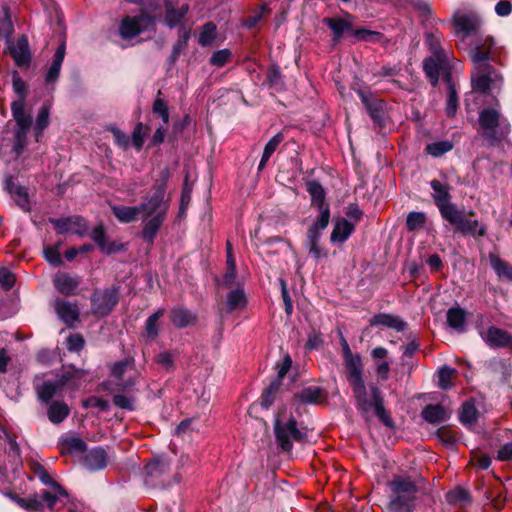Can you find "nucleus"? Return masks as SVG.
<instances>
[{
    "mask_svg": "<svg viewBox=\"0 0 512 512\" xmlns=\"http://www.w3.org/2000/svg\"><path fill=\"white\" fill-rule=\"evenodd\" d=\"M170 171L164 168L155 180L151 194L147 195L138 206L112 205L113 215L121 223H131L142 216L143 228L141 237L147 243L152 244L167 218L170 208V199L166 197L167 183Z\"/></svg>",
    "mask_w": 512,
    "mask_h": 512,
    "instance_id": "obj_1",
    "label": "nucleus"
},
{
    "mask_svg": "<svg viewBox=\"0 0 512 512\" xmlns=\"http://www.w3.org/2000/svg\"><path fill=\"white\" fill-rule=\"evenodd\" d=\"M430 187L433 190L432 198L434 203L445 221L453 225L456 230L463 234L478 236H484L486 234V228L484 226H480L477 220L467 218L465 212L458 209L457 206L451 202V188L448 184L434 179L430 182Z\"/></svg>",
    "mask_w": 512,
    "mask_h": 512,
    "instance_id": "obj_2",
    "label": "nucleus"
},
{
    "mask_svg": "<svg viewBox=\"0 0 512 512\" xmlns=\"http://www.w3.org/2000/svg\"><path fill=\"white\" fill-rule=\"evenodd\" d=\"M394 494L388 505L390 512H412L417 504L418 488L409 477L396 476L389 483Z\"/></svg>",
    "mask_w": 512,
    "mask_h": 512,
    "instance_id": "obj_3",
    "label": "nucleus"
},
{
    "mask_svg": "<svg viewBox=\"0 0 512 512\" xmlns=\"http://www.w3.org/2000/svg\"><path fill=\"white\" fill-rule=\"evenodd\" d=\"M482 135L489 141L503 140L511 130L510 123L497 107L484 108L479 113Z\"/></svg>",
    "mask_w": 512,
    "mask_h": 512,
    "instance_id": "obj_4",
    "label": "nucleus"
},
{
    "mask_svg": "<svg viewBox=\"0 0 512 512\" xmlns=\"http://www.w3.org/2000/svg\"><path fill=\"white\" fill-rule=\"evenodd\" d=\"M274 433L278 446L284 452H290L293 442H303L306 432L297 427V422L292 415H286L285 411L279 412L274 421Z\"/></svg>",
    "mask_w": 512,
    "mask_h": 512,
    "instance_id": "obj_5",
    "label": "nucleus"
},
{
    "mask_svg": "<svg viewBox=\"0 0 512 512\" xmlns=\"http://www.w3.org/2000/svg\"><path fill=\"white\" fill-rule=\"evenodd\" d=\"M33 472L44 485L51 486L53 489V492L46 490L41 492V497L46 502L47 508L53 512L59 511V504H64V499L68 497L66 490L52 479L41 464H34Z\"/></svg>",
    "mask_w": 512,
    "mask_h": 512,
    "instance_id": "obj_6",
    "label": "nucleus"
},
{
    "mask_svg": "<svg viewBox=\"0 0 512 512\" xmlns=\"http://www.w3.org/2000/svg\"><path fill=\"white\" fill-rule=\"evenodd\" d=\"M92 314L105 317L112 312L119 301V288L112 285L105 289H96L90 297Z\"/></svg>",
    "mask_w": 512,
    "mask_h": 512,
    "instance_id": "obj_7",
    "label": "nucleus"
},
{
    "mask_svg": "<svg viewBox=\"0 0 512 512\" xmlns=\"http://www.w3.org/2000/svg\"><path fill=\"white\" fill-rule=\"evenodd\" d=\"M154 22V16L144 10L136 16H125L119 25V35L125 40H130L148 30Z\"/></svg>",
    "mask_w": 512,
    "mask_h": 512,
    "instance_id": "obj_8",
    "label": "nucleus"
},
{
    "mask_svg": "<svg viewBox=\"0 0 512 512\" xmlns=\"http://www.w3.org/2000/svg\"><path fill=\"white\" fill-rule=\"evenodd\" d=\"M452 21L455 27V34L461 40L477 33L481 26L479 16L469 9L457 10L453 15Z\"/></svg>",
    "mask_w": 512,
    "mask_h": 512,
    "instance_id": "obj_9",
    "label": "nucleus"
},
{
    "mask_svg": "<svg viewBox=\"0 0 512 512\" xmlns=\"http://www.w3.org/2000/svg\"><path fill=\"white\" fill-rule=\"evenodd\" d=\"M307 192L311 196V205L318 209L319 215L315 222H319V226L328 225L330 221V208L325 202V191L322 185L317 181H309L307 183Z\"/></svg>",
    "mask_w": 512,
    "mask_h": 512,
    "instance_id": "obj_10",
    "label": "nucleus"
},
{
    "mask_svg": "<svg viewBox=\"0 0 512 512\" xmlns=\"http://www.w3.org/2000/svg\"><path fill=\"white\" fill-rule=\"evenodd\" d=\"M49 221L53 224L54 228L59 234L72 232L74 234L83 236L88 231V224L86 220L81 216H72L60 219L50 218Z\"/></svg>",
    "mask_w": 512,
    "mask_h": 512,
    "instance_id": "obj_11",
    "label": "nucleus"
},
{
    "mask_svg": "<svg viewBox=\"0 0 512 512\" xmlns=\"http://www.w3.org/2000/svg\"><path fill=\"white\" fill-rule=\"evenodd\" d=\"M343 367L346 379L350 385L359 383L363 380V362L358 353L343 356Z\"/></svg>",
    "mask_w": 512,
    "mask_h": 512,
    "instance_id": "obj_12",
    "label": "nucleus"
},
{
    "mask_svg": "<svg viewBox=\"0 0 512 512\" xmlns=\"http://www.w3.org/2000/svg\"><path fill=\"white\" fill-rule=\"evenodd\" d=\"M80 283L81 278L79 276L65 272H58L53 278L55 288L65 296L75 295Z\"/></svg>",
    "mask_w": 512,
    "mask_h": 512,
    "instance_id": "obj_13",
    "label": "nucleus"
},
{
    "mask_svg": "<svg viewBox=\"0 0 512 512\" xmlns=\"http://www.w3.org/2000/svg\"><path fill=\"white\" fill-rule=\"evenodd\" d=\"M248 299L242 286L237 285L226 295V314L241 313L247 307Z\"/></svg>",
    "mask_w": 512,
    "mask_h": 512,
    "instance_id": "obj_14",
    "label": "nucleus"
},
{
    "mask_svg": "<svg viewBox=\"0 0 512 512\" xmlns=\"http://www.w3.org/2000/svg\"><path fill=\"white\" fill-rule=\"evenodd\" d=\"M54 309L58 317L68 326H72L79 319V308L76 303L56 299Z\"/></svg>",
    "mask_w": 512,
    "mask_h": 512,
    "instance_id": "obj_15",
    "label": "nucleus"
},
{
    "mask_svg": "<svg viewBox=\"0 0 512 512\" xmlns=\"http://www.w3.org/2000/svg\"><path fill=\"white\" fill-rule=\"evenodd\" d=\"M108 454L102 447L93 448L89 451L84 459L83 466L89 471H98L104 469L108 464Z\"/></svg>",
    "mask_w": 512,
    "mask_h": 512,
    "instance_id": "obj_16",
    "label": "nucleus"
},
{
    "mask_svg": "<svg viewBox=\"0 0 512 512\" xmlns=\"http://www.w3.org/2000/svg\"><path fill=\"white\" fill-rule=\"evenodd\" d=\"M11 111L16 122L15 130L29 132L32 126V118L25 112V101L19 99L11 104Z\"/></svg>",
    "mask_w": 512,
    "mask_h": 512,
    "instance_id": "obj_17",
    "label": "nucleus"
},
{
    "mask_svg": "<svg viewBox=\"0 0 512 512\" xmlns=\"http://www.w3.org/2000/svg\"><path fill=\"white\" fill-rule=\"evenodd\" d=\"M11 56L19 67L28 66L31 60L29 45L26 36H21L15 44L9 47Z\"/></svg>",
    "mask_w": 512,
    "mask_h": 512,
    "instance_id": "obj_18",
    "label": "nucleus"
},
{
    "mask_svg": "<svg viewBox=\"0 0 512 512\" xmlns=\"http://www.w3.org/2000/svg\"><path fill=\"white\" fill-rule=\"evenodd\" d=\"M169 470L170 463L167 459L163 457H154L145 465L144 473L147 479L154 482L167 474Z\"/></svg>",
    "mask_w": 512,
    "mask_h": 512,
    "instance_id": "obj_19",
    "label": "nucleus"
},
{
    "mask_svg": "<svg viewBox=\"0 0 512 512\" xmlns=\"http://www.w3.org/2000/svg\"><path fill=\"white\" fill-rule=\"evenodd\" d=\"M170 319L177 328L194 326L198 321L197 315L184 307L173 308L170 312Z\"/></svg>",
    "mask_w": 512,
    "mask_h": 512,
    "instance_id": "obj_20",
    "label": "nucleus"
},
{
    "mask_svg": "<svg viewBox=\"0 0 512 512\" xmlns=\"http://www.w3.org/2000/svg\"><path fill=\"white\" fill-rule=\"evenodd\" d=\"M355 225L345 218H338L331 233L330 240L332 243H344L354 232Z\"/></svg>",
    "mask_w": 512,
    "mask_h": 512,
    "instance_id": "obj_21",
    "label": "nucleus"
},
{
    "mask_svg": "<svg viewBox=\"0 0 512 512\" xmlns=\"http://www.w3.org/2000/svg\"><path fill=\"white\" fill-rule=\"evenodd\" d=\"M66 46L65 42H62L57 48L53 61L45 75V81L47 84H54L60 74L61 66L65 57Z\"/></svg>",
    "mask_w": 512,
    "mask_h": 512,
    "instance_id": "obj_22",
    "label": "nucleus"
},
{
    "mask_svg": "<svg viewBox=\"0 0 512 512\" xmlns=\"http://www.w3.org/2000/svg\"><path fill=\"white\" fill-rule=\"evenodd\" d=\"M62 389L61 384L57 381H43V383L35 386L37 398L43 404H49L50 401Z\"/></svg>",
    "mask_w": 512,
    "mask_h": 512,
    "instance_id": "obj_23",
    "label": "nucleus"
},
{
    "mask_svg": "<svg viewBox=\"0 0 512 512\" xmlns=\"http://www.w3.org/2000/svg\"><path fill=\"white\" fill-rule=\"evenodd\" d=\"M328 225L319 226V222H314L313 225L307 231V247L309 249V253L316 259H319L322 254L319 247V239L321 236V232Z\"/></svg>",
    "mask_w": 512,
    "mask_h": 512,
    "instance_id": "obj_24",
    "label": "nucleus"
},
{
    "mask_svg": "<svg viewBox=\"0 0 512 512\" xmlns=\"http://www.w3.org/2000/svg\"><path fill=\"white\" fill-rule=\"evenodd\" d=\"M86 376V372L73 366L66 368L60 375L58 382L61 387L68 386L72 389L80 387L81 380Z\"/></svg>",
    "mask_w": 512,
    "mask_h": 512,
    "instance_id": "obj_25",
    "label": "nucleus"
},
{
    "mask_svg": "<svg viewBox=\"0 0 512 512\" xmlns=\"http://www.w3.org/2000/svg\"><path fill=\"white\" fill-rule=\"evenodd\" d=\"M370 326H386L395 329L396 331H403L406 328V323L398 316L386 313H379L369 320Z\"/></svg>",
    "mask_w": 512,
    "mask_h": 512,
    "instance_id": "obj_26",
    "label": "nucleus"
},
{
    "mask_svg": "<svg viewBox=\"0 0 512 512\" xmlns=\"http://www.w3.org/2000/svg\"><path fill=\"white\" fill-rule=\"evenodd\" d=\"M9 497L12 501H14L19 507L23 508L28 512H38L42 511L45 507H47L46 502L40 495H34L28 498H21L16 494H9Z\"/></svg>",
    "mask_w": 512,
    "mask_h": 512,
    "instance_id": "obj_27",
    "label": "nucleus"
},
{
    "mask_svg": "<svg viewBox=\"0 0 512 512\" xmlns=\"http://www.w3.org/2000/svg\"><path fill=\"white\" fill-rule=\"evenodd\" d=\"M133 360L132 359H125L122 361H119L115 363L112 367V375L117 379V389L118 391H128L133 385L134 381L128 380L126 382H123V375L126 372L127 368L132 366Z\"/></svg>",
    "mask_w": 512,
    "mask_h": 512,
    "instance_id": "obj_28",
    "label": "nucleus"
},
{
    "mask_svg": "<svg viewBox=\"0 0 512 512\" xmlns=\"http://www.w3.org/2000/svg\"><path fill=\"white\" fill-rule=\"evenodd\" d=\"M70 414L69 406L60 400L52 401L47 409V417L53 424L62 423Z\"/></svg>",
    "mask_w": 512,
    "mask_h": 512,
    "instance_id": "obj_29",
    "label": "nucleus"
},
{
    "mask_svg": "<svg viewBox=\"0 0 512 512\" xmlns=\"http://www.w3.org/2000/svg\"><path fill=\"white\" fill-rule=\"evenodd\" d=\"M484 339L492 347H506L512 344L511 335L497 327H490Z\"/></svg>",
    "mask_w": 512,
    "mask_h": 512,
    "instance_id": "obj_30",
    "label": "nucleus"
},
{
    "mask_svg": "<svg viewBox=\"0 0 512 512\" xmlns=\"http://www.w3.org/2000/svg\"><path fill=\"white\" fill-rule=\"evenodd\" d=\"M357 402V408L367 413L372 409L373 397H368L364 381L351 385Z\"/></svg>",
    "mask_w": 512,
    "mask_h": 512,
    "instance_id": "obj_31",
    "label": "nucleus"
},
{
    "mask_svg": "<svg viewBox=\"0 0 512 512\" xmlns=\"http://www.w3.org/2000/svg\"><path fill=\"white\" fill-rule=\"evenodd\" d=\"M90 237L99 246L101 251L106 254H111L118 250L114 243L108 242L103 224H99L96 227H94L90 234Z\"/></svg>",
    "mask_w": 512,
    "mask_h": 512,
    "instance_id": "obj_32",
    "label": "nucleus"
},
{
    "mask_svg": "<svg viewBox=\"0 0 512 512\" xmlns=\"http://www.w3.org/2000/svg\"><path fill=\"white\" fill-rule=\"evenodd\" d=\"M422 417L431 424H438L449 418V412L441 405H427L422 411Z\"/></svg>",
    "mask_w": 512,
    "mask_h": 512,
    "instance_id": "obj_33",
    "label": "nucleus"
},
{
    "mask_svg": "<svg viewBox=\"0 0 512 512\" xmlns=\"http://www.w3.org/2000/svg\"><path fill=\"white\" fill-rule=\"evenodd\" d=\"M372 397H373V406L372 408L375 411V414L378 416L381 422H383L386 426H392V420L386 412L383 399L381 397L380 391L376 386L371 387Z\"/></svg>",
    "mask_w": 512,
    "mask_h": 512,
    "instance_id": "obj_34",
    "label": "nucleus"
},
{
    "mask_svg": "<svg viewBox=\"0 0 512 512\" xmlns=\"http://www.w3.org/2000/svg\"><path fill=\"white\" fill-rule=\"evenodd\" d=\"M465 319L466 312L460 307L450 308L447 311L448 325L459 332H463L465 329Z\"/></svg>",
    "mask_w": 512,
    "mask_h": 512,
    "instance_id": "obj_35",
    "label": "nucleus"
},
{
    "mask_svg": "<svg viewBox=\"0 0 512 512\" xmlns=\"http://www.w3.org/2000/svg\"><path fill=\"white\" fill-rule=\"evenodd\" d=\"M446 500L452 505L466 507L471 503L472 498L468 490L462 487H456L447 493Z\"/></svg>",
    "mask_w": 512,
    "mask_h": 512,
    "instance_id": "obj_36",
    "label": "nucleus"
},
{
    "mask_svg": "<svg viewBox=\"0 0 512 512\" xmlns=\"http://www.w3.org/2000/svg\"><path fill=\"white\" fill-rule=\"evenodd\" d=\"M189 10L187 4H183L179 9H175L172 5H166V16L165 22L170 27L173 28L180 24L182 19L185 17Z\"/></svg>",
    "mask_w": 512,
    "mask_h": 512,
    "instance_id": "obj_37",
    "label": "nucleus"
},
{
    "mask_svg": "<svg viewBox=\"0 0 512 512\" xmlns=\"http://www.w3.org/2000/svg\"><path fill=\"white\" fill-rule=\"evenodd\" d=\"M489 261L491 267L500 278L512 280V266L502 260L498 255L490 253Z\"/></svg>",
    "mask_w": 512,
    "mask_h": 512,
    "instance_id": "obj_38",
    "label": "nucleus"
},
{
    "mask_svg": "<svg viewBox=\"0 0 512 512\" xmlns=\"http://www.w3.org/2000/svg\"><path fill=\"white\" fill-rule=\"evenodd\" d=\"M284 136L282 133H277L275 136H273L269 142L265 145L264 151L262 154V158L260 160V163L258 165V170L261 171L265 168L266 164L268 163L270 157L273 155V153L276 151L278 146L283 141Z\"/></svg>",
    "mask_w": 512,
    "mask_h": 512,
    "instance_id": "obj_39",
    "label": "nucleus"
},
{
    "mask_svg": "<svg viewBox=\"0 0 512 512\" xmlns=\"http://www.w3.org/2000/svg\"><path fill=\"white\" fill-rule=\"evenodd\" d=\"M324 23L332 30L335 41L339 40L344 32L352 29V24L342 18H326Z\"/></svg>",
    "mask_w": 512,
    "mask_h": 512,
    "instance_id": "obj_40",
    "label": "nucleus"
},
{
    "mask_svg": "<svg viewBox=\"0 0 512 512\" xmlns=\"http://www.w3.org/2000/svg\"><path fill=\"white\" fill-rule=\"evenodd\" d=\"M164 314H165V310L159 309L158 311H156L155 313L150 315L148 317V319L146 320L145 333H146V336L148 338H150L151 340H154L158 337V334H159L158 322H159V319L161 317H163Z\"/></svg>",
    "mask_w": 512,
    "mask_h": 512,
    "instance_id": "obj_41",
    "label": "nucleus"
},
{
    "mask_svg": "<svg viewBox=\"0 0 512 512\" xmlns=\"http://www.w3.org/2000/svg\"><path fill=\"white\" fill-rule=\"evenodd\" d=\"M87 448L86 443L79 437H68L61 442V453L72 454L74 452H83Z\"/></svg>",
    "mask_w": 512,
    "mask_h": 512,
    "instance_id": "obj_42",
    "label": "nucleus"
},
{
    "mask_svg": "<svg viewBox=\"0 0 512 512\" xmlns=\"http://www.w3.org/2000/svg\"><path fill=\"white\" fill-rule=\"evenodd\" d=\"M443 60L444 56H439V58H429L424 61V70L433 85L438 82L439 70Z\"/></svg>",
    "mask_w": 512,
    "mask_h": 512,
    "instance_id": "obj_43",
    "label": "nucleus"
},
{
    "mask_svg": "<svg viewBox=\"0 0 512 512\" xmlns=\"http://www.w3.org/2000/svg\"><path fill=\"white\" fill-rule=\"evenodd\" d=\"M453 149L451 141H437L430 143L426 146L425 151L433 157H441L442 155L450 152Z\"/></svg>",
    "mask_w": 512,
    "mask_h": 512,
    "instance_id": "obj_44",
    "label": "nucleus"
},
{
    "mask_svg": "<svg viewBox=\"0 0 512 512\" xmlns=\"http://www.w3.org/2000/svg\"><path fill=\"white\" fill-rule=\"evenodd\" d=\"M216 25L212 22H208L202 26L198 37V43L201 46H209L213 43L216 38Z\"/></svg>",
    "mask_w": 512,
    "mask_h": 512,
    "instance_id": "obj_45",
    "label": "nucleus"
},
{
    "mask_svg": "<svg viewBox=\"0 0 512 512\" xmlns=\"http://www.w3.org/2000/svg\"><path fill=\"white\" fill-rule=\"evenodd\" d=\"M297 398L303 403L316 404L321 401L322 392H321L320 388L308 387V388L303 389L297 395Z\"/></svg>",
    "mask_w": 512,
    "mask_h": 512,
    "instance_id": "obj_46",
    "label": "nucleus"
},
{
    "mask_svg": "<svg viewBox=\"0 0 512 512\" xmlns=\"http://www.w3.org/2000/svg\"><path fill=\"white\" fill-rule=\"evenodd\" d=\"M48 124H49V108L47 106H43L39 110V113H38V116L36 119V124L34 127L36 141H39L44 129L48 126Z\"/></svg>",
    "mask_w": 512,
    "mask_h": 512,
    "instance_id": "obj_47",
    "label": "nucleus"
},
{
    "mask_svg": "<svg viewBox=\"0 0 512 512\" xmlns=\"http://www.w3.org/2000/svg\"><path fill=\"white\" fill-rule=\"evenodd\" d=\"M426 222V215L423 212H410L406 218V226L409 231L421 229Z\"/></svg>",
    "mask_w": 512,
    "mask_h": 512,
    "instance_id": "obj_48",
    "label": "nucleus"
},
{
    "mask_svg": "<svg viewBox=\"0 0 512 512\" xmlns=\"http://www.w3.org/2000/svg\"><path fill=\"white\" fill-rule=\"evenodd\" d=\"M27 134L28 132L14 131L12 152L16 158H19L27 147Z\"/></svg>",
    "mask_w": 512,
    "mask_h": 512,
    "instance_id": "obj_49",
    "label": "nucleus"
},
{
    "mask_svg": "<svg viewBox=\"0 0 512 512\" xmlns=\"http://www.w3.org/2000/svg\"><path fill=\"white\" fill-rule=\"evenodd\" d=\"M148 128L141 122L137 123L132 133V145L137 151H140L144 144V139L147 134Z\"/></svg>",
    "mask_w": 512,
    "mask_h": 512,
    "instance_id": "obj_50",
    "label": "nucleus"
},
{
    "mask_svg": "<svg viewBox=\"0 0 512 512\" xmlns=\"http://www.w3.org/2000/svg\"><path fill=\"white\" fill-rule=\"evenodd\" d=\"M458 108V96L454 85L450 84L447 91V105L446 114L449 117H453L456 114Z\"/></svg>",
    "mask_w": 512,
    "mask_h": 512,
    "instance_id": "obj_51",
    "label": "nucleus"
},
{
    "mask_svg": "<svg viewBox=\"0 0 512 512\" xmlns=\"http://www.w3.org/2000/svg\"><path fill=\"white\" fill-rule=\"evenodd\" d=\"M113 403L121 409L130 411L135 409V397L129 394H115L113 397Z\"/></svg>",
    "mask_w": 512,
    "mask_h": 512,
    "instance_id": "obj_52",
    "label": "nucleus"
},
{
    "mask_svg": "<svg viewBox=\"0 0 512 512\" xmlns=\"http://www.w3.org/2000/svg\"><path fill=\"white\" fill-rule=\"evenodd\" d=\"M460 420L464 424H473L477 420V410L471 403H465L462 406Z\"/></svg>",
    "mask_w": 512,
    "mask_h": 512,
    "instance_id": "obj_53",
    "label": "nucleus"
},
{
    "mask_svg": "<svg viewBox=\"0 0 512 512\" xmlns=\"http://www.w3.org/2000/svg\"><path fill=\"white\" fill-rule=\"evenodd\" d=\"M454 373V369L444 366L438 371V385L440 388L446 390L452 386L451 379Z\"/></svg>",
    "mask_w": 512,
    "mask_h": 512,
    "instance_id": "obj_54",
    "label": "nucleus"
},
{
    "mask_svg": "<svg viewBox=\"0 0 512 512\" xmlns=\"http://www.w3.org/2000/svg\"><path fill=\"white\" fill-rule=\"evenodd\" d=\"M235 275V262L231 256V245L226 242V288H228L229 281L235 278Z\"/></svg>",
    "mask_w": 512,
    "mask_h": 512,
    "instance_id": "obj_55",
    "label": "nucleus"
},
{
    "mask_svg": "<svg viewBox=\"0 0 512 512\" xmlns=\"http://www.w3.org/2000/svg\"><path fill=\"white\" fill-rule=\"evenodd\" d=\"M11 196L15 199L17 205L21 209H23L24 211L30 210L28 193L24 187L21 186L19 188H16L15 193L12 194Z\"/></svg>",
    "mask_w": 512,
    "mask_h": 512,
    "instance_id": "obj_56",
    "label": "nucleus"
},
{
    "mask_svg": "<svg viewBox=\"0 0 512 512\" xmlns=\"http://www.w3.org/2000/svg\"><path fill=\"white\" fill-rule=\"evenodd\" d=\"M489 79V75H486L484 69H482V73L473 78V88L480 92L492 90V87L489 84Z\"/></svg>",
    "mask_w": 512,
    "mask_h": 512,
    "instance_id": "obj_57",
    "label": "nucleus"
},
{
    "mask_svg": "<svg viewBox=\"0 0 512 512\" xmlns=\"http://www.w3.org/2000/svg\"><path fill=\"white\" fill-rule=\"evenodd\" d=\"M15 275L7 268H0V285L5 290H10L15 284Z\"/></svg>",
    "mask_w": 512,
    "mask_h": 512,
    "instance_id": "obj_58",
    "label": "nucleus"
},
{
    "mask_svg": "<svg viewBox=\"0 0 512 512\" xmlns=\"http://www.w3.org/2000/svg\"><path fill=\"white\" fill-rule=\"evenodd\" d=\"M44 256L45 259L54 266H59L62 264V259L57 245L46 247L44 249Z\"/></svg>",
    "mask_w": 512,
    "mask_h": 512,
    "instance_id": "obj_59",
    "label": "nucleus"
},
{
    "mask_svg": "<svg viewBox=\"0 0 512 512\" xmlns=\"http://www.w3.org/2000/svg\"><path fill=\"white\" fill-rule=\"evenodd\" d=\"M279 388L278 382H272L270 386L265 390L261 397V405L264 408H268L274 401V395Z\"/></svg>",
    "mask_w": 512,
    "mask_h": 512,
    "instance_id": "obj_60",
    "label": "nucleus"
},
{
    "mask_svg": "<svg viewBox=\"0 0 512 512\" xmlns=\"http://www.w3.org/2000/svg\"><path fill=\"white\" fill-rule=\"evenodd\" d=\"M109 131L112 133L115 143L122 147L123 149H127L130 145L129 137L121 131L119 128L113 126L109 128Z\"/></svg>",
    "mask_w": 512,
    "mask_h": 512,
    "instance_id": "obj_61",
    "label": "nucleus"
},
{
    "mask_svg": "<svg viewBox=\"0 0 512 512\" xmlns=\"http://www.w3.org/2000/svg\"><path fill=\"white\" fill-rule=\"evenodd\" d=\"M153 112L158 114L165 124L169 121V110L166 102L163 99L157 98L153 104Z\"/></svg>",
    "mask_w": 512,
    "mask_h": 512,
    "instance_id": "obj_62",
    "label": "nucleus"
},
{
    "mask_svg": "<svg viewBox=\"0 0 512 512\" xmlns=\"http://www.w3.org/2000/svg\"><path fill=\"white\" fill-rule=\"evenodd\" d=\"M359 95H360L363 103L367 107L371 118L375 122L379 121L380 120V110H379V107H378L379 105L377 103L370 102L368 97L363 92H359Z\"/></svg>",
    "mask_w": 512,
    "mask_h": 512,
    "instance_id": "obj_63",
    "label": "nucleus"
},
{
    "mask_svg": "<svg viewBox=\"0 0 512 512\" xmlns=\"http://www.w3.org/2000/svg\"><path fill=\"white\" fill-rule=\"evenodd\" d=\"M155 361L166 370L172 369L174 366L173 356L169 351L159 353L156 356Z\"/></svg>",
    "mask_w": 512,
    "mask_h": 512,
    "instance_id": "obj_64",
    "label": "nucleus"
}]
</instances>
